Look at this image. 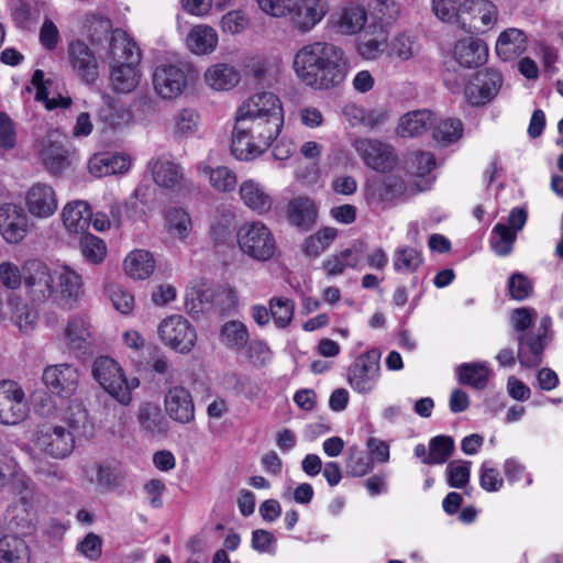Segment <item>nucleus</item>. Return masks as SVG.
Returning a JSON list of instances; mask_svg holds the SVG:
<instances>
[{
    "label": "nucleus",
    "instance_id": "nucleus-60",
    "mask_svg": "<svg viewBox=\"0 0 563 563\" xmlns=\"http://www.w3.org/2000/svg\"><path fill=\"white\" fill-rule=\"evenodd\" d=\"M454 450V441L448 435H437L430 440L428 459L424 464H443Z\"/></svg>",
    "mask_w": 563,
    "mask_h": 563
},
{
    "label": "nucleus",
    "instance_id": "nucleus-8",
    "mask_svg": "<svg viewBox=\"0 0 563 563\" xmlns=\"http://www.w3.org/2000/svg\"><path fill=\"white\" fill-rule=\"evenodd\" d=\"M32 444L46 456L65 459L75 448V435L64 426L46 422L33 432Z\"/></svg>",
    "mask_w": 563,
    "mask_h": 563
},
{
    "label": "nucleus",
    "instance_id": "nucleus-46",
    "mask_svg": "<svg viewBox=\"0 0 563 563\" xmlns=\"http://www.w3.org/2000/svg\"><path fill=\"white\" fill-rule=\"evenodd\" d=\"M32 85L36 89L35 98L37 101H42L47 110L57 108L67 109L71 106V98L64 97L60 95L49 96L48 85L51 81L45 79L44 73L40 69L35 70L32 76Z\"/></svg>",
    "mask_w": 563,
    "mask_h": 563
},
{
    "label": "nucleus",
    "instance_id": "nucleus-61",
    "mask_svg": "<svg viewBox=\"0 0 563 563\" xmlns=\"http://www.w3.org/2000/svg\"><path fill=\"white\" fill-rule=\"evenodd\" d=\"M269 311L275 325L285 329L294 318L295 303L288 298L274 297L269 300Z\"/></svg>",
    "mask_w": 563,
    "mask_h": 563
},
{
    "label": "nucleus",
    "instance_id": "nucleus-31",
    "mask_svg": "<svg viewBox=\"0 0 563 563\" xmlns=\"http://www.w3.org/2000/svg\"><path fill=\"white\" fill-rule=\"evenodd\" d=\"M195 169L200 177L208 180L210 187L217 192H232L236 187V174L228 166H212L208 159H205L198 162Z\"/></svg>",
    "mask_w": 563,
    "mask_h": 563
},
{
    "label": "nucleus",
    "instance_id": "nucleus-36",
    "mask_svg": "<svg viewBox=\"0 0 563 563\" xmlns=\"http://www.w3.org/2000/svg\"><path fill=\"white\" fill-rule=\"evenodd\" d=\"M528 37L525 32L517 27H509L503 31L496 41V53L503 60H511L526 52Z\"/></svg>",
    "mask_w": 563,
    "mask_h": 563
},
{
    "label": "nucleus",
    "instance_id": "nucleus-40",
    "mask_svg": "<svg viewBox=\"0 0 563 563\" xmlns=\"http://www.w3.org/2000/svg\"><path fill=\"white\" fill-rule=\"evenodd\" d=\"M165 229L175 240L185 242L191 234L194 222L190 213L183 207H170L164 213Z\"/></svg>",
    "mask_w": 563,
    "mask_h": 563
},
{
    "label": "nucleus",
    "instance_id": "nucleus-48",
    "mask_svg": "<svg viewBox=\"0 0 563 563\" xmlns=\"http://www.w3.org/2000/svg\"><path fill=\"white\" fill-rule=\"evenodd\" d=\"M220 339L227 347L241 351L249 343V330L241 321H228L221 327Z\"/></svg>",
    "mask_w": 563,
    "mask_h": 563
},
{
    "label": "nucleus",
    "instance_id": "nucleus-47",
    "mask_svg": "<svg viewBox=\"0 0 563 563\" xmlns=\"http://www.w3.org/2000/svg\"><path fill=\"white\" fill-rule=\"evenodd\" d=\"M366 187L368 198L380 201H390L405 192L404 183L395 177L373 180Z\"/></svg>",
    "mask_w": 563,
    "mask_h": 563
},
{
    "label": "nucleus",
    "instance_id": "nucleus-56",
    "mask_svg": "<svg viewBox=\"0 0 563 563\" xmlns=\"http://www.w3.org/2000/svg\"><path fill=\"white\" fill-rule=\"evenodd\" d=\"M219 27L223 34L240 35L250 27V18L242 9L230 10L221 16Z\"/></svg>",
    "mask_w": 563,
    "mask_h": 563
},
{
    "label": "nucleus",
    "instance_id": "nucleus-9",
    "mask_svg": "<svg viewBox=\"0 0 563 563\" xmlns=\"http://www.w3.org/2000/svg\"><path fill=\"white\" fill-rule=\"evenodd\" d=\"M195 70L175 64H159L153 71V87L163 99L172 100L187 89Z\"/></svg>",
    "mask_w": 563,
    "mask_h": 563
},
{
    "label": "nucleus",
    "instance_id": "nucleus-2",
    "mask_svg": "<svg viewBox=\"0 0 563 563\" xmlns=\"http://www.w3.org/2000/svg\"><path fill=\"white\" fill-rule=\"evenodd\" d=\"M24 288L33 301L53 299L63 309H74L85 296V282L80 273L69 265L49 267L33 261L25 267Z\"/></svg>",
    "mask_w": 563,
    "mask_h": 563
},
{
    "label": "nucleus",
    "instance_id": "nucleus-3",
    "mask_svg": "<svg viewBox=\"0 0 563 563\" xmlns=\"http://www.w3.org/2000/svg\"><path fill=\"white\" fill-rule=\"evenodd\" d=\"M284 125L279 117L261 119L236 113L231 151L239 161H252L262 155L276 140Z\"/></svg>",
    "mask_w": 563,
    "mask_h": 563
},
{
    "label": "nucleus",
    "instance_id": "nucleus-64",
    "mask_svg": "<svg viewBox=\"0 0 563 563\" xmlns=\"http://www.w3.org/2000/svg\"><path fill=\"white\" fill-rule=\"evenodd\" d=\"M25 275L22 276L20 267L9 261L0 263V284L11 290L18 289L24 284Z\"/></svg>",
    "mask_w": 563,
    "mask_h": 563
},
{
    "label": "nucleus",
    "instance_id": "nucleus-7",
    "mask_svg": "<svg viewBox=\"0 0 563 563\" xmlns=\"http://www.w3.org/2000/svg\"><path fill=\"white\" fill-rule=\"evenodd\" d=\"M236 241L243 254L256 261L272 258L276 241L271 229L262 221H249L239 227Z\"/></svg>",
    "mask_w": 563,
    "mask_h": 563
},
{
    "label": "nucleus",
    "instance_id": "nucleus-52",
    "mask_svg": "<svg viewBox=\"0 0 563 563\" xmlns=\"http://www.w3.org/2000/svg\"><path fill=\"white\" fill-rule=\"evenodd\" d=\"M463 130V123L461 120L443 119L434 125L432 136L441 146H448L462 137Z\"/></svg>",
    "mask_w": 563,
    "mask_h": 563
},
{
    "label": "nucleus",
    "instance_id": "nucleus-10",
    "mask_svg": "<svg viewBox=\"0 0 563 563\" xmlns=\"http://www.w3.org/2000/svg\"><path fill=\"white\" fill-rule=\"evenodd\" d=\"M162 342L178 353H189L196 345L197 332L191 323L179 314L164 319L158 327Z\"/></svg>",
    "mask_w": 563,
    "mask_h": 563
},
{
    "label": "nucleus",
    "instance_id": "nucleus-4",
    "mask_svg": "<svg viewBox=\"0 0 563 563\" xmlns=\"http://www.w3.org/2000/svg\"><path fill=\"white\" fill-rule=\"evenodd\" d=\"M110 84L119 93H130L140 84L141 52L136 43L122 30H114L110 36Z\"/></svg>",
    "mask_w": 563,
    "mask_h": 563
},
{
    "label": "nucleus",
    "instance_id": "nucleus-25",
    "mask_svg": "<svg viewBox=\"0 0 563 563\" xmlns=\"http://www.w3.org/2000/svg\"><path fill=\"white\" fill-rule=\"evenodd\" d=\"M219 41V33L212 25L198 23L192 25L187 32L184 45L190 54L203 57L217 51Z\"/></svg>",
    "mask_w": 563,
    "mask_h": 563
},
{
    "label": "nucleus",
    "instance_id": "nucleus-32",
    "mask_svg": "<svg viewBox=\"0 0 563 563\" xmlns=\"http://www.w3.org/2000/svg\"><path fill=\"white\" fill-rule=\"evenodd\" d=\"M104 107L98 111L99 121L109 130L121 132L134 124V114L132 110L123 104H119L109 96H103Z\"/></svg>",
    "mask_w": 563,
    "mask_h": 563
},
{
    "label": "nucleus",
    "instance_id": "nucleus-44",
    "mask_svg": "<svg viewBox=\"0 0 563 563\" xmlns=\"http://www.w3.org/2000/svg\"><path fill=\"white\" fill-rule=\"evenodd\" d=\"M0 563H30L26 542L18 536H3L0 539Z\"/></svg>",
    "mask_w": 563,
    "mask_h": 563
},
{
    "label": "nucleus",
    "instance_id": "nucleus-15",
    "mask_svg": "<svg viewBox=\"0 0 563 563\" xmlns=\"http://www.w3.org/2000/svg\"><path fill=\"white\" fill-rule=\"evenodd\" d=\"M34 146L38 161L49 174L57 175L69 167L70 151L57 132L47 133Z\"/></svg>",
    "mask_w": 563,
    "mask_h": 563
},
{
    "label": "nucleus",
    "instance_id": "nucleus-58",
    "mask_svg": "<svg viewBox=\"0 0 563 563\" xmlns=\"http://www.w3.org/2000/svg\"><path fill=\"white\" fill-rule=\"evenodd\" d=\"M84 475L89 483H96L106 489H113L120 484L118 474L109 466L101 464H92L85 467Z\"/></svg>",
    "mask_w": 563,
    "mask_h": 563
},
{
    "label": "nucleus",
    "instance_id": "nucleus-53",
    "mask_svg": "<svg viewBox=\"0 0 563 563\" xmlns=\"http://www.w3.org/2000/svg\"><path fill=\"white\" fill-rule=\"evenodd\" d=\"M432 11L442 22L466 29V16L461 11V3L456 5L455 0H432Z\"/></svg>",
    "mask_w": 563,
    "mask_h": 563
},
{
    "label": "nucleus",
    "instance_id": "nucleus-5",
    "mask_svg": "<svg viewBox=\"0 0 563 563\" xmlns=\"http://www.w3.org/2000/svg\"><path fill=\"white\" fill-rule=\"evenodd\" d=\"M260 9L273 18H289L299 33L311 32L330 12V0H256Z\"/></svg>",
    "mask_w": 563,
    "mask_h": 563
},
{
    "label": "nucleus",
    "instance_id": "nucleus-37",
    "mask_svg": "<svg viewBox=\"0 0 563 563\" xmlns=\"http://www.w3.org/2000/svg\"><path fill=\"white\" fill-rule=\"evenodd\" d=\"M137 421L142 431L151 437H162L168 431L169 423L161 407L155 402H143L137 410Z\"/></svg>",
    "mask_w": 563,
    "mask_h": 563
},
{
    "label": "nucleus",
    "instance_id": "nucleus-62",
    "mask_svg": "<svg viewBox=\"0 0 563 563\" xmlns=\"http://www.w3.org/2000/svg\"><path fill=\"white\" fill-rule=\"evenodd\" d=\"M418 52V44L415 37L409 34H399L390 43V55L401 60L412 58Z\"/></svg>",
    "mask_w": 563,
    "mask_h": 563
},
{
    "label": "nucleus",
    "instance_id": "nucleus-33",
    "mask_svg": "<svg viewBox=\"0 0 563 563\" xmlns=\"http://www.w3.org/2000/svg\"><path fill=\"white\" fill-rule=\"evenodd\" d=\"M147 168L152 173L156 185L164 188H174L180 185L184 178V172L180 164L170 156H158L147 163Z\"/></svg>",
    "mask_w": 563,
    "mask_h": 563
},
{
    "label": "nucleus",
    "instance_id": "nucleus-63",
    "mask_svg": "<svg viewBox=\"0 0 563 563\" xmlns=\"http://www.w3.org/2000/svg\"><path fill=\"white\" fill-rule=\"evenodd\" d=\"M472 463L468 461H453L446 467L448 482L451 487L462 488L470 481Z\"/></svg>",
    "mask_w": 563,
    "mask_h": 563
},
{
    "label": "nucleus",
    "instance_id": "nucleus-21",
    "mask_svg": "<svg viewBox=\"0 0 563 563\" xmlns=\"http://www.w3.org/2000/svg\"><path fill=\"white\" fill-rule=\"evenodd\" d=\"M366 243L353 241L345 249L331 254L322 262V269L328 277L342 275L345 269H360L366 254Z\"/></svg>",
    "mask_w": 563,
    "mask_h": 563
},
{
    "label": "nucleus",
    "instance_id": "nucleus-16",
    "mask_svg": "<svg viewBox=\"0 0 563 563\" xmlns=\"http://www.w3.org/2000/svg\"><path fill=\"white\" fill-rule=\"evenodd\" d=\"M380 376L379 354L372 350L360 355L351 365L349 384L358 394L373 391Z\"/></svg>",
    "mask_w": 563,
    "mask_h": 563
},
{
    "label": "nucleus",
    "instance_id": "nucleus-11",
    "mask_svg": "<svg viewBox=\"0 0 563 563\" xmlns=\"http://www.w3.org/2000/svg\"><path fill=\"white\" fill-rule=\"evenodd\" d=\"M551 327V317L544 316L534 334H521L518 338V360L522 366L537 367L542 363L543 351L552 340Z\"/></svg>",
    "mask_w": 563,
    "mask_h": 563
},
{
    "label": "nucleus",
    "instance_id": "nucleus-24",
    "mask_svg": "<svg viewBox=\"0 0 563 563\" xmlns=\"http://www.w3.org/2000/svg\"><path fill=\"white\" fill-rule=\"evenodd\" d=\"M461 11L471 15L466 20V32H485L493 29L498 21V9L489 0H465L461 3Z\"/></svg>",
    "mask_w": 563,
    "mask_h": 563
},
{
    "label": "nucleus",
    "instance_id": "nucleus-45",
    "mask_svg": "<svg viewBox=\"0 0 563 563\" xmlns=\"http://www.w3.org/2000/svg\"><path fill=\"white\" fill-rule=\"evenodd\" d=\"M492 369L486 362L463 363L457 367L459 380L476 389L487 386Z\"/></svg>",
    "mask_w": 563,
    "mask_h": 563
},
{
    "label": "nucleus",
    "instance_id": "nucleus-43",
    "mask_svg": "<svg viewBox=\"0 0 563 563\" xmlns=\"http://www.w3.org/2000/svg\"><path fill=\"white\" fill-rule=\"evenodd\" d=\"M287 216L294 225L309 228L316 222L318 208L312 199L297 197L289 201Z\"/></svg>",
    "mask_w": 563,
    "mask_h": 563
},
{
    "label": "nucleus",
    "instance_id": "nucleus-49",
    "mask_svg": "<svg viewBox=\"0 0 563 563\" xmlns=\"http://www.w3.org/2000/svg\"><path fill=\"white\" fill-rule=\"evenodd\" d=\"M336 236L338 230L335 228H321L305 240L302 244V252L309 257H318L330 247Z\"/></svg>",
    "mask_w": 563,
    "mask_h": 563
},
{
    "label": "nucleus",
    "instance_id": "nucleus-20",
    "mask_svg": "<svg viewBox=\"0 0 563 563\" xmlns=\"http://www.w3.org/2000/svg\"><path fill=\"white\" fill-rule=\"evenodd\" d=\"M30 216L19 205L0 206V234L10 244H18L25 239L30 230Z\"/></svg>",
    "mask_w": 563,
    "mask_h": 563
},
{
    "label": "nucleus",
    "instance_id": "nucleus-12",
    "mask_svg": "<svg viewBox=\"0 0 563 563\" xmlns=\"http://www.w3.org/2000/svg\"><path fill=\"white\" fill-rule=\"evenodd\" d=\"M30 407L23 388L13 380L0 382V423L15 426L24 421Z\"/></svg>",
    "mask_w": 563,
    "mask_h": 563
},
{
    "label": "nucleus",
    "instance_id": "nucleus-28",
    "mask_svg": "<svg viewBox=\"0 0 563 563\" xmlns=\"http://www.w3.org/2000/svg\"><path fill=\"white\" fill-rule=\"evenodd\" d=\"M239 196L246 208L260 216L268 213L274 205L267 188L254 178L244 179L240 184Z\"/></svg>",
    "mask_w": 563,
    "mask_h": 563
},
{
    "label": "nucleus",
    "instance_id": "nucleus-55",
    "mask_svg": "<svg viewBox=\"0 0 563 563\" xmlns=\"http://www.w3.org/2000/svg\"><path fill=\"white\" fill-rule=\"evenodd\" d=\"M501 75L494 69L479 71L475 76V85L484 90L485 95L475 101V106L489 102L498 93L501 86Z\"/></svg>",
    "mask_w": 563,
    "mask_h": 563
},
{
    "label": "nucleus",
    "instance_id": "nucleus-14",
    "mask_svg": "<svg viewBox=\"0 0 563 563\" xmlns=\"http://www.w3.org/2000/svg\"><path fill=\"white\" fill-rule=\"evenodd\" d=\"M23 203L32 219L47 220L58 210L57 192L51 184L36 181L24 191Z\"/></svg>",
    "mask_w": 563,
    "mask_h": 563
},
{
    "label": "nucleus",
    "instance_id": "nucleus-38",
    "mask_svg": "<svg viewBox=\"0 0 563 563\" xmlns=\"http://www.w3.org/2000/svg\"><path fill=\"white\" fill-rule=\"evenodd\" d=\"M488 49L486 44L477 38L467 37L459 41L454 47L456 62L466 68L478 67L487 58Z\"/></svg>",
    "mask_w": 563,
    "mask_h": 563
},
{
    "label": "nucleus",
    "instance_id": "nucleus-22",
    "mask_svg": "<svg viewBox=\"0 0 563 563\" xmlns=\"http://www.w3.org/2000/svg\"><path fill=\"white\" fill-rule=\"evenodd\" d=\"M164 408L167 416L178 423H189L195 419V402L188 388L174 385L167 388L164 396Z\"/></svg>",
    "mask_w": 563,
    "mask_h": 563
},
{
    "label": "nucleus",
    "instance_id": "nucleus-51",
    "mask_svg": "<svg viewBox=\"0 0 563 563\" xmlns=\"http://www.w3.org/2000/svg\"><path fill=\"white\" fill-rule=\"evenodd\" d=\"M422 262L421 253L410 246H399L393 254L394 268L400 274H410L416 272Z\"/></svg>",
    "mask_w": 563,
    "mask_h": 563
},
{
    "label": "nucleus",
    "instance_id": "nucleus-6",
    "mask_svg": "<svg viewBox=\"0 0 563 563\" xmlns=\"http://www.w3.org/2000/svg\"><path fill=\"white\" fill-rule=\"evenodd\" d=\"M92 377L120 405L129 406L133 401L132 391L140 386L135 376L126 377L122 366L110 356H98L92 364Z\"/></svg>",
    "mask_w": 563,
    "mask_h": 563
},
{
    "label": "nucleus",
    "instance_id": "nucleus-39",
    "mask_svg": "<svg viewBox=\"0 0 563 563\" xmlns=\"http://www.w3.org/2000/svg\"><path fill=\"white\" fill-rule=\"evenodd\" d=\"M367 22V12L361 4L349 3L343 5L336 14L335 26L341 34L355 35L360 33Z\"/></svg>",
    "mask_w": 563,
    "mask_h": 563
},
{
    "label": "nucleus",
    "instance_id": "nucleus-1",
    "mask_svg": "<svg viewBox=\"0 0 563 563\" xmlns=\"http://www.w3.org/2000/svg\"><path fill=\"white\" fill-rule=\"evenodd\" d=\"M350 67V58L344 48L328 41L305 44L292 58V69L299 81L314 90L340 87Z\"/></svg>",
    "mask_w": 563,
    "mask_h": 563
},
{
    "label": "nucleus",
    "instance_id": "nucleus-30",
    "mask_svg": "<svg viewBox=\"0 0 563 563\" xmlns=\"http://www.w3.org/2000/svg\"><path fill=\"white\" fill-rule=\"evenodd\" d=\"M60 218L68 234H85L90 225L92 210L85 200H71L63 207Z\"/></svg>",
    "mask_w": 563,
    "mask_h": 563
},
{
    "label": "nucleus",
    "instance_id": "nucleus-29",
    "mask_svg": "<svg viewBox=\"0 0 563 563\" xmlns=\"http://www.w3.org/2000/svg\"><path fill=\"white\" fill-rule=\"evenodd\" d=\"M241 81L239 69L225 62L209 65L203 73V82L212 91L223 92L235 88Z\"/></svg>",
    "mask_w": 563,
    "mask_h": 563
},
{
    "label": "nucleus",
    "instance_id": "nucleus-35",
    "mask_svg": "<svg viewBox=\"0 0 563 563\" xmlns=\"http://www.w3.org/2000/svg\"><path fill=\"white\" fill-rule=\"evenodd\" d=\"M122 267L131 279L145 280L155 272L156 260L150 251L135 249L125 255Z\"/></svg>",
    "mask_w": 563,
    "mask_h": 563
},
{
    "label": "nucleus",
    "instance_id": "nucleus-42",
    "mask_svg": "<svg viewBox=\"0 0 563 563\" xmlns=\"http://www.w3.org/2000/svg\"><path fill=\"white\" fill-rule=\"evenodd\" d=\"M434 118L428 110H416L400 117L396 133L401 137H413L426 132Z\"/></svg>",
    "mask_w": 563,
    "mask_h": 563
},
{
    "label": "nucleus",
    "instance_id": "nucleus-57",
    "mask_svg": "<svg viewBox=\"0 0 563 563\" xmlns=\"http://www.w3.org/2000/svg\"><path fill=\"white\" fill-rule=\"evenodd\" d=\"M8 306L14 311H12V320L16 324L23 333H29L33 331L37 321V313L35 310L30 308L27 305H18V298L14 296H10L8 300Z\"/></svg>",
    "mask_w": 563,
    "mask_h": 563
},
{
    "label": "nucleus",
    "instance_id": "nucleus-41",
    "mask_svg": "<svg viewBox=\"0 0 563 563\" xmlns=\"http://www.w3.org/2000/svg\"><path fill=\"white\" fill-rule=\"evenodd\" d=\"M200 114L191 108H184L175 113L172 120V135L176 141H184L199 135Z\"/></svg>",
    "mask_w": 563,
    "mask_h": 563
},
{
    "label": "nucleus",
    "instance_id": "nucleus-50",
    "mask_svg": "<svg viewBox=\"0 0 563 563\" xmlns=\"http://www.w3.org/2000/svg\"><path fill=\"white\" fill-rule=\"evenodd\" d=\"M63 420L68 424V430L74 435H87L91 431L88 413L81 402L71 401L64 410Z\"/></svg>",
    "mask_w": 563,
    "mask_h": 563
},
{
    "label": "nucleus",
    "instance_id": "nucleus-59",
    "mask_svg": "<svg viewBox=\"0 0 563 563\" xmlns=\"http://www.w3.org/2000/svg\"><path fill=\"white\" fill-rule=\"evenodd\" d=\"M27 481L15 459L0 453V488L11 483L26 486Z\"/></svg>",
    "mask_w": 563,
    "mask_h": 563
},
{
    "label": "nucleus",
    "instance_id": "nucleus-34",
    "mask_svg": "<svg viewBox=\"0 0 563 563\" xmlns=\"http://www.w3.org/2000/svg\"><path fill=\"white\" fill-rule=\"evenodd\" d=\"M388 33L386 29L379 24L368 25L364 33L358 37L356 43V52L367 60L377 59L387 47Z\"/></svg>",
    "mask_w": 563,
    "mask_h": 563
},
{
    "label": "nucleus",
    "instance_id": "nucleus-18",
    "mask_svg": "<svg viewBox=\"0 0 563 563\" xmlns=\"http://www.w3.org/2000/svg\"><path fill=\"white\" fill-rule=\"evenodd\" d=\"M528 219L527 211L514 208L508 216V224L497 223L490 233V247L498 256H507L512 252L517 233L523 229Z\"/></svg>",
    "mask_w": 563,
    "mask_h": 563
},
{
    "label": "nucleus",
    "instance_id": "nucleus-54",
    "mask_svg": "<svg viewBox=\"0 0 563 563\" xmlns=\"http://www.w3.org/2000/svg\"><path fill=\"white\" fill-rule=\"evenodd\" d=\"M79 249L85 261L92 265L101 264L107 255L104 241L90 233L82 234Z\"/></svg>",
    "mask_w": 563,
    "mask_h": 563
},
{
    "label": "nucleus",
    "instance_id": "nucleus-23",
    "mask_svg": "<svg viewBox=\"0 0 563 563\" xmlns=\"http://www.w3.org/2000/svg\"><path fill=\"white\" fill-rule=\"evenodd\" d=\"M68 60L75 75L87 84H93L99 75L98 62L89 46L74 40L68 45Z\"/></svg>",
    "mask_w": 563,
    "mask_h": 563
},
{
    "label": "nucleus",
    "instance_id": "nucleus-27",
    "mask_svg": "<svg viewBox=\"0 0 563 563\" xmlns=\"http://www.w3.org/2000/svg\"><path fill=\"white\" fill-rule=\"evenodd\" d=\"M132 158L126 153H96L88 161L89 173L97 178L124 174L131 167Z\"/></svg>",
    "mask_w": 563,
    "mask_h": 563
},
{
    "label": "nucleus",
    "instance_id": "nucleus-19",
    "mask_svg": "<svg viewBox=\"0 0 563 563\" xmlns=\"http://www.w3.org/2000/svg\"><path fill=\"white\" fill-rule=\"evenodd\" d=\"M42 380L51 394L70 398L79 385V371L68 363L48 365L43 371Z\"/></svg>",
    "mask_w": 563,
    "mask_h": 563
},
{
    "label": "nucleus",
    "instance_id": "nucleus-26",
    "mask_svg": "<svg viewBox=\"0 0 563 563\" xmlns=\"http://www.w3.org/2000/svg\"><path fill=\"white\" fill-rule=\"evenodd\" d=\"M243 115L256 117L257 119H273L279 117L284 120L283 107L279 98L273 92H257L245 100L238 110Z\"/></svg>",
    "mask_w": 563,
    "mask_h": 563
},
{
    "label": "nucleus",
    "instance_id": "nucleus-13",
    "mask_svg": "<svg viewBox=\"0 0 563 563\" xmlns=\"http://www.w3.org/2000/svg\"><path fill=\"white\" fill-rule=\"evenodd\" d=\"M62 341L74 353L86 354L91 352L97 343L91 318L85 313L70 316L63 329Z\"/></svg>",
    "mask_w": 563,
    "mask_h": 563
},
{
    "label": "nucleus",
    "instance_id": "nucleus-17",
    "mask_svg": "<svg viewBox=\"0 0 563 563\" xmlns=\"http://www.w3.org/2000/svg\"><path fill=\"white\" fill-rule=\"evenodd\" d=\"M353 147L362 157L364 164L374 170L386 173L397 164L394 148L378 140L358 137L354 140Z\"/></svg>",
    "mask_w": 563,
    "mask_h": 563
}]
</instances>
